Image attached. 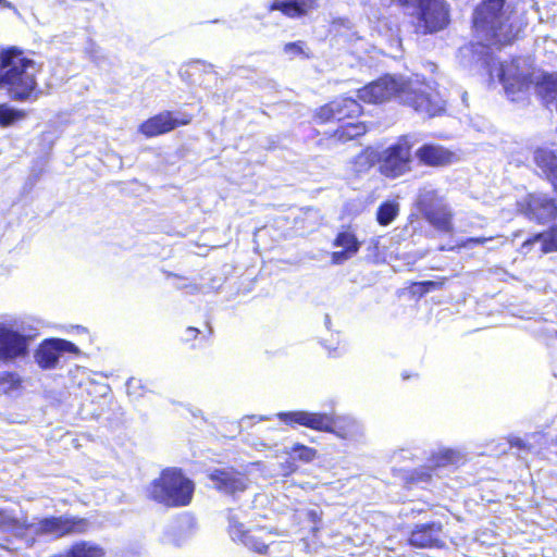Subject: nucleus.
<instances>
[{
    "instance_id": "obj_14",
    "label": "nucleus",
    "mask_w": 557,
    "mask_h": 557,
    "mask_svg": "<svg viewBox=\"0 0 557 557\" xmlns=\"http://www.w3.org/2000/svg\"><path fill=\"white\" fill-rule=\"evenodd\" d=\"M78 352V348L65 339L52 338L45 341L36 350L35 359L42 369H53L62 352Z\"/></svg>"
},
{
    "instance_id": "obj_40",
    "label": "nucleus",
    "mask_w": 557,
    "mask_h": 557,
    "mask_svg": "<svg viewBox=\"0 0 557 557\" xmlns=\"http://www.w3.org/2000/svg\"><path fill=\"white\" fill-rule=\"evenodd\" d=\"M0 4L4 8H11V2H9L8 0H0Z\"/></svg>"
},
{
    "instance_id": "obj_34",
    "label": "nucleus",
    "mask_w": 557,
    "mask_h": 557,
    "mask_svg": "<svg viewBox=\"0 0 557 557\" xmlns=\"http://www.w3.org/2000/svg\"><path fill=\"white\" fill-rule=\"evenodd\" d=\"M493 237H470L465 240H461L457 244L458 248H473L476 245H485L488 242H492Z\"/></svg>"
},
{
    "instance_id": "obj_36",
    "label": "nucleus",
    "mask_w": 557,
    "mask_h": 557,
    "mask_svg": "<svg viewBox=\"0 0 557 557\" xmlns=\"http://www.w3.org/2000/svg\"><path fill=\"white\" fill-rule=\"evenodd\" d=\"M354 256V253L347 251V250H342V251H335L332 253V261L333 263L335 264H341L343 263L344 261L348 260L349 258H351Z\"/></svg>"
},
{
    "instance_id": "obj_13",
    "label": "nucleus",
    "mask_w": 557,
    "mask_h": 557,
    "mask_svg": "<svg viewBox=\"0 0 557 557\" xmlns=\"http://www.w3.org/2000/svg\"><path fill=\"white\" fill-rule=\"evenodd\" d=\"M409 543L419 548H441L445 545V535L441 522L417 524L411 531Z\"/></svg>"
},
{
    "instance_id": "obj_38",
    "label": "nucleus",
    "mask_w": 557,
    "mask_h": 557,
    "mask_svg": "<svg viewBox=\"0 0 557 557\" xmlns=\"http://www.w3.org/2000/svg\"><path fill=\"white\" fill-rule=\"evenodd\" d=\"M198 334H199L198 329L189 326L185 331V341H190L193 338H196Z\"/></svg>"
},
{
    "instance_id": "obj_4",
    "label": "nucleus",
    "mask_w": 557,
    "mask_h": 557,
    "mask_svg": "<svg viewBox=\"0 0 557 557\" xmlns=\"http://www.w3.org/2000/svg\"><path fill=\"white\" fill-rule=\"evenodd\" d=\"M40 66L16 48L0 51V88L12 99L24 101L36 91Z\"/></svg>"
},
{
    "instance_id": "obj_22",
    "label": "nucleus",
    "mask_w": 557,
    "mask_h": 557,
    "mask_svg": "<svg viewBox=\"0 0 557 557\" xmlns=\"http://www.w3.org/2000/svg\"><path fill=\"white\" fill-rule=\"evenodd\" d=\"M424 219L440 232L450 233L453 231V213L445 202L433 208L431 212L424 215Z\"/></svg>"
},
{
    "instance_id": "obj_29",
    "label": "nucleus",
    "mask_w": 557,
    "mask_h": 557,
    "mask_svg": "<svg viewBox=\"0 0 557 557\" xmlns=\"http://www.w3.org/2000/svg\"><path fill=\"white\" fill-rule=\"evenodd\" d=\"M335 246L343 247L345 250L356 255L359 250L360 244L356 236L350 232L339 233L334 242Z\"/></svg>"
},
{
    "instance_id": "obj_3",
    "label": "nucleus",
    "mask_w": 557,
    "mask_h": 557,
    "mask_svg": "<svg viewBox=\"0 0 557 557\" xmlns=\"http://www.w3.org/2000/svg\"><path fill=\"white\" fill-rule=\"evenodd\" d=\"M473 26L486 46L506 45L520 32V25L505 0H482L474 11Z\"/></svg>"
},
{
    "instance_id": "obj_24",
    "label": "nucleus",
    "mask_w": 557,
    "mask_h": 557,
    "mask_svg": "<svg viewBox=\"0 0 557 557\" xmlns=\"http://www.w3.org/2000/svg\"><path fill=\"white\" fill-rule=\"evenodd\" d=\"M443 202L444 200L437 195V193L429 187H423L419 190L416 201L418 210L423 216Z\"/></svg>"
},
{
    "instance_id": "obj_42",
    "label": "nucleus",
    "mask_w": 557,
    "mask_h": 557,
    "mask_svg": "<svg viewBox=\"0 0 557 557\" xmlns=\"http://www.w3.org/2000/svg\"><path fill=\"white\" fill-rule=\"evenodd\" d=\"M27 542H28V545L32 546L35 543V540H34V537H32L30 540H27Z\"/></svg>"
},
{
    "instance_id": "obj_28",
    "label": "nucleus",
    "mask_w": 557,
    "mask_h": 557,
    "mask_svg": "<svg viewBox=\"0 0 557 557\" xmlns=\"http://www.w3.org/2000/svg\"><path fill=\"white\" fill-rule=\"evenodd\" d=\"M399 213V203L389 200L383 202L376 212V220L380 225L386 226L391 224Z\"/></svg>"
},
{
    "instance_id": "obj_27",
    "label": "nucleus",
    "mask_w": 557,
    "mask_h": 557,
    "mask_svg": "<svg viewBox=\"0 0 557 557\" xmlns=\"http://www.w3.org/2000/svg\"><path fill=\"white\" fill-rule=\"evenodd\" d=\"M463 461V456L454 449H441L433 456L432 465L433 467H446L449 465H459Z\"/></svg>"
},
{
    "instance_id": "obj_18",
    "label": "nucleus",
    "mask_w": 557,
    "mask_h": 557,
    "mask_svg": "<svg viewBox=\"0 0 557 557\" xmlns=\"http://www.w3.org/2000/svg\"><path fill=\"white\" fill-rule=\"evenodd\" d=\"M419 161L429 166H444L454 162L455 153L436 145H423L416 151Z\"/></svg>"
},
{
    "instance_id": "obj_21",
    "label": "nucleus",
    "mask_w": 557,
    "mask_h": 557,
    "mask_svg": "<svg viewBox=\"0 0 557 557\" xmlns=\"http://www.w3.org/2000/svg\"><path fill=\"white\" fill-rule=\"evenodd\" d=\"M363 428L359 421L351 417L334 418V425L331 433L345 440L357 438L362 435Z\"/></svg>"
},
{
    "instance_id": "obj_44",
    "label": "nucleus",
    "mask_w": 557,
    "mask_h": 557,
    "mask_svg": "<svg viewBox=\"0 0 557 557\" xmlns=\"http://www.w3.org/2000/svg\"><path fill=\"white\" fill-rule=\"evenodd\" d=\"M521 443H522L521 440H517L516 445L521 446Z\"/></svg>"
},
{
    "instance_id": "obj_2",
    "label": "nucleus",
    "mask_w": 557,
    "mask_h": 557,
    "mask_svg": "<svg viewBox=\"0 0 557 557\" xmlns=\"http://www.w3.org/2000/svg\"><path fill=\"white\" fill-rule=\"evenodd\" d=\"M520 59L502 62L497 76L507 97L513 102L528 99L533 90L546 104L557 100V76L543 73H523L519 70Z\"/></svg>"
},
{
    "instance_id": "obj_45",
    "label": "nucleus",
    "mask_w": 557,
    "mask_h": 557,
    "mask_svg": "<svg viewBox=\"0 0 557 557\" xmlns=\"http://www.w3.org/2000/svg\"><path fill=\"white\" fill-rule=\"evenodd\" d=\"M342 112L347 113V109H346V108H343V109H342Z\"/></svg>"
},
{
    "instance_id": "obj_5",
    "label": "nucleus",
    "mask_w": 557,
    "mask_h": 557,
    "mask_svg": "<svg viewBox=\"0 0 557 557\" xmlns=\"http://www.w3.org/2000/svg\"><path fill=\"white\" fill-rule=\"evenodd\" d=\"M12 528L17 536H24L26 533L37 536H51L60 539L69 534H83L90 528V522L85 518L60 516L36 519L32 522L26 520L20 523L10 519L0 511V529Z\"/></svg>"
},
{
    "instance_id": "obj_23",
    "label": "nucleus",
    "mask_w": 557,
    "mask_h": 557,
    "mask_svg": "<svg viewBox=\"0 0 557 557\" xmlns=\"http://www.w3.org/2000/svg\"><path fill=\"white\" fill-rule=\"evenodd\" d=\"M104 550L97 544L91 542L82 541L73 546H71L67 550L60 553L58 555H53L51 557H103Z\"/></svg>"
},
{
    "instance_id": "obj_8",
    "label": "nucleus",
    "mask_w": 557,
    "mask_h": 557,
    "mask_svg": "<svg viewBox=\"0 0 557 557\" xmlns=\"http://www.w3.org/2000/svg\"><path fill=\"white\" fill-rule=\"evenodd\" d=\"M411 147L407 136L386 149L379 156L380 172L389 178L399 177L411 170Z\"/></svg>"
},
{
    "instance_id": "obj_33",
    "label": "nucleus",
    "mask_w": 557,
    "mask_h": 557,
    "mask_svg": "<svg viewBox=\"0 0 557 557\" xmlns=\"http://www.w3.org/2000/svg\"><path fill=\"white\" fill-rule=\"evenodd\" d=\"M307 519L313 523L312 532L317 533L320 530L322 521V510L318 507L308 509L306 511Z\"/></svg>"
},
{
    "instance_id": "obj_25",
    "label": "nucleus",
    "mask_w": 557,
    "mask_h": 557,
    "mask_svg": "<svg viewBox=\"0 0 557 557\" xmlns=\"http://www.w3.org/2000/svg\"><path fill=\"white\" fill-rule=\"evenodd\" d=\"M537 242L542 243L543 252L557 251V228H554L548 233L537 234L534 237L527 239L522 247L528 248Z\"/></svg>"
},
{
    "instance_id": "obj_6",
    "label": "nucleus",
    "mask_w": 557,
    "mask_h": 557,
    "mask_svg": "<svg viewBox=\"0 0 557 557\" xmlns=\"http://www.w3.org/2000/svg\"><path fill=\"white\" fill-rule=\"evenodd\" d=\"M150 498L168 507H182L190 503L194 484L177 469L163 470L148 490Z\"/></svg>"
},
{
    "instance_id": "obj_1",
    "label": "nucleus",
    "mask_w": 557,
    "mask_h": 557,
    "mask_svg": "<svg viewBox=\"0 0 557 557\" xmlns=\"http://www.w3.org/2000/svg\"><path fill=\"white\" fill-rule=\"evenodd\" d=\"M358 97L366 102H383L397 98L404 104L430 117L442 112L445 104L440 92L418 76L408 79L401 76H383L359 89Z\"/></svg>"
},
{
    "instance_id": "obj_10",
    "label": "nucleus",
    "mask_w": 557,
    "mask_h": 557,
    "mask_svg": "<svg viewBox=\"0 0 557 557\" xmlns=\"http://www.w3.org/2000/svg\"><path fill=\"white\" fill-rule=\"evenodd\" d=\"M521 211L529 220L544 224L556 219L557 202L547 194L532 193L521 202Z\"/></svg>"
},
{
    "instance_id": "obj_11",
    "label": "nucleus",
    "mask_w": 557,
    "mask_h": 557,
    "mask_svg": "<svg viewBox=\"0 0 557 557\" xmlns=\"http://www.w3.org/2000/svg\"><path fill=\"white\" fill-rule=\"evenodd\" d=\"M230 534L234 541L243 543L246 547L258 553H267L268 549L273 550L276 543H267L265 537L270 536L264 529L245 530L244 525L234 518L230 519Z\"/></svg>"
},
{
    "instance_id": "obj_9",
    "label": "nucleus",
    "mask_w": 557,
    "mask_h": 557,
    "mask_svg": "<svg viewBox=\"0 0 557 557\" xmlns=\"http://www.w3.org/2000/svg\"><path fill=\"white\" fill-rule=\"evenodd\" d=\"M419 9V28L423 33H436L449 22L448 4L445 0H410Z\"/></svg>"
},
{
    "instance_id": "obj_15",
    "label": "nucleus",
    "mask_w": 557,
    "mask_h": 557,
    "mask_svg": "<svg viewBox=\"0 0 557 557\" xmlns=\"http://www.w3.org/2000/svg\"><path fill=\"white\" fill-rule=\"evenodd\" d=\"M361 113V106L352 98L336 99L321 107L317 116L322 122L331 120L342 121L346 117L357 116Z\"/></svg>"
},
{
    "instance_id": "obj_17",
    "label": "nucleus",
    "mask_w": 557,
    "mask_h": 557,
    "mask_svg": "<svg viewBox=\"0 0 557 557\" xmlns=\"http://www.w3.org/2000/svg\"><path fill=\"white\" fill-rule=\"evenodd\" d=\"M189 121V119L178 121L173 117L171 112L166 111L144 122L139 129L145 136L153 137L174 129L178 124H188Z\"/></svg>"
},
{
    "instance_id": "obj_7",
    "label": "nucleus",
    "mask_w": 557,
    "mask_h": 557,
    "mask_svg": "<svg viewBox=\"0 0 557 557\" xmlns=\"http://www.w3.org/2000/svg\"><path fill=\"white\" fill-rule=\"evenodd\" d=\"M32 337L14 318H0V363L13 364L29 354Z\"/></svg>"
},
{
    "instance_id": "obj_19",
    "label": "nucleus",
    "mask_w": 557,
    "mask_h": 557,
    "mask_svg": "<svg viewBox=\"0 0 557 557\" xmlns=\"http://www.w3.org/2000/svg\"><path fill=\"white\" fill-rule=\"evenodd\" d=\"M535 172L540 177L550 182L557 176V153L547 148H539L533 153Z\"/></svg>"
},
{
    "instance_id": "obj_35",
    "label": "nucleus",
    "mask_w": 557,
    "mask_h": 557,
    "mask_svg": "<svg viewBox=\"0 0 557 557\" xmlns=\"http://www.w3.org/2000/svg\"><path fill=\"white\" fill-rule=\"evenodd\" d=\"M304 47V41L288 42L284 46V52L290 57L305 54Z\"/></svg>"
},
{
    "instance_id": "obj_41",
    "label": "nucleus",
    "mask_w": 557,
    "mask_h": 557,
    "mask_svg": "<svg viewBox=\"0 0 557 557\" xmlns=\"http://www.w3.org/2000/svg\"><path fill=\"white\" fill-rule=\"evenodd\" d=\"M549 183L552 184L554 190L557 193V175H556V180H552Z\"/></svg>"
},
{
    "instance_id": "obj_43",
    "label": "nucleus",
    "mask_w": 557,
    "mask_h": 557,
    "mask_svg": "<svg viewBox=\"0 0 557 557\" xmlns=\"http://www.w3.org/2000/svg\"><path fill=\"white\" fill-rule=\"evenodd\" d=\"M325 323L329 324L330 323V317L329 315H325Z\"/></svg>"
},
{
    "instance_id": "obj_12",
    "label": "nucleus",
    "mask_w": 557,
    "mask_h": 557,
    "mask_svg": "<svg viewBox=\"0 0 557 557\" xmlns=\"http://www.w3.org/2000/svg\"><path fill=\"white\" fill-rule=\"evenodd\" d=\"M278 419L289 425H301L319 432L331 433L334 425V417L327 413L310 411H288L280 412Z\"/></svg>"
},
{
    "instance_id": "obj_31",
    "label": "nucleus",
    "mask_w": 557,
    "mask_h": 557,
    "mask_svg": "<svg viewBox=\"0 0 557 557\" xmlns=\"http://www.w3.org/2000/svg\"><path fill=\"white\" fill-rule=\"evenodd\" d=\"M290 455L294 459H298L304 462H310L315 458L317 450L301 444H295L290 449Z\"/></svg>"
},
{
    "instance_id": "obj_37",
    "label": "nucleus",
    "mask_w": 557,
    "mask_h": 557,
    "mask_svg": "<svg viewBox=\"0 0 557 557\" xmlns=\"http://www.w3.org/2000/svg\"><path fill=\"white\" fill-rule=\"evenodd\" d=\"M422 293H429L433 289H436L441 286V283H437V282H433V281H425V282H421L419 284H417Z\"/></svg>"
},
{
    "instance_id": "obj_32",
    "label": "nucleus",
    "mask_w": 557,
    "mask_h": 557,
    "mask_svg": "<svg viewBox=\"0 0 557 557\" xmlns=\"http://www.w3.org/2000/svg\"><path fill=\"white\" fill-rule=\"evenodd\" d=\"M21 380L15 372H2L0 373V392L7 393L10 389L18 386Z\"/></svg>"
},
{
    "instance_id": "obj_30",
    "label": "nucleus",
    "mask_w": 557,
    "mask_h": 557,
    "mask_svg": "<svg viewBox=\"0 0 557 557\" xmlns=\"http://www.w3.org/2000/svg\"><path fill=\"white\" fill-rule=\"evenodd\" d=\"M24 117L22 111L15 110L8 104H0V125L9 126L15 121Z\"/></svg>"
},
{
    "instance_id": "obj_16",
    "label": "nucleus",
    "mask_w": 557,
    "mask_h": 557,
    "mask_svg": "<svg viewBox=\"0 0 557 557\" xmlns=\"http://www.w3.org/2000/svg\"><path fill=\"white\" fill-rule=\"evenodd\" d=\"M210 479L219 491L230 495L242 493L249 485L248 478L234 469L215 470Z\"/></svg>"
},
{
    "instance_id": "obj_39",
    "label": "nucleus",
    "mask_w": 557,
    "mask_h": 557,
    "mask_svg": "<svg viewBox=\"0 0 557 557\" xmlns=\"http://www.w3.org/2000/svg\"><path fill=\"white\" fill-rule=\"evenodd\" d=\"M139 384V381L136 379H129L126 383L127 392L129 395L135 394V387Z\"/></svg>"
},
{
    "instance_id": "obj_26",
    "label": "nucleus",
    "mask_w": 557,
    "mask_h": 557,
    "mask_svg": "<svg viewBox=\"0 0 557 557\" xmlns=\"http://www.w3.org/2000/svg\"><path fill=\"white\" fill-rule=\"evenodd\" d=\"M366 132L367 126L362 122L346 123L335 131L334 137L341 141H347L366 134Z\"/></svg>"
},
{
    "instance_id": "obj_20",
    "label": "nucleus",
    "mask_w": 557,
    "mask_h": 557,
    "mask_svg": "<svg viewBox=\"0 0 557 557\" xmlns=\"http://www.w3.org/2000/svg\"><path fill=\"white\" fill-rule=\"evenodd\" d=\"M317 8V0H284L274 1L270 11L278 10L290 18L301 17Z\"/></svg>"
}]
</instances>
